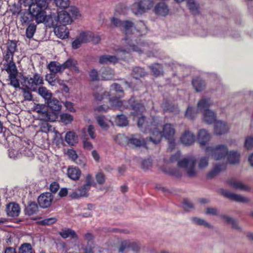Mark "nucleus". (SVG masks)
<instances>
[{
  "label": "nucleus",
  "instance_id": "f257e3e1",
  "mask_svg": "<svg viewBox=\"0 0 253 253\" xmlns=\"http://www.w3.org/2000/svg\"><path fill=\"white\" fill-rule=\"evenodd\" d=\"M147 125L149 127L150 132L149 140L154 144H159L162 137H164L169 140L174 139L175 134V128L173 125L169 123L165 124L162 127L158 119L154 120L153 122H150Z\"/></svg>",
  "mask_w": 253,
  "mask_h": 253
},
{
  "label": "nucleus",
  "instance_id": "f03ea898",
  "mask_svg": "<svg viewBox=\"0 0 253 253\" xmlns=\"http://www.w3.org/2000/svg\"><path fill=\"white\" fill-rule=\"evenodd\" d=\"M129 48L116 47L114 49L116 55H103L99 57V62L101 64H107L108 63H116L118 62L119 59L123 58L126 54L131 51L137 52L139 53L146 51L147 49V44L141 43L138 45H135L134 43L128 42Z\"/></svg>",
  "mask_w": 253,
  "mask_h": 253
},
{
  "label": "nucleus",
  "instance_id": "7ed1b4c3",
  "mask_svg": "<svg viewBox=\"0 0 253 253\" xmlns=\"http://www.w3.org/2000/svg\"><path fill=\"white\" fill-rule=\"evenodd\" d=\"M209 155L202 156L197 160L193 157L184 158L178 161L177 166L179 168H183L185 169L188 176L194 177L197 174L195 169V164H197V168L200 170L206 169L209 164Z\"/></svg>",
  "mask_w": 253,
  "mask_h": 253
},
{
  "label": "nucleus",
  "instance_id": "20e7f679",
  "mask_svg": "<svg viewBox=\"0 0 253 253\" xmlns=\"http://www.w3.org/2000/svg\"><path fill=\"white\" fill-rule=\"evenodd\" d=\"M212 105L211 98L206 97L202 98L197 104V111L202 112L204 121L208 124H211L216 121V114L208 109Z\"/></svg>",
  "mask_w": 253,
  "mask_h": 253
},
{
  "label": "nucleus",
  "instance_id": "39448f33",
  "mask_svg": "<svg viewBox=\"0 0 253 253\" xmlns=\"http://www.w3.org/2000/svg\"><path fill=\"white\" fill-rule=\"evenodd\" d=\"M154 4V0H134L130 9L135 15H141L152 9Z\"/></svg>",
  "mask_w": 253,
  "mask_h": 253
},
{
  "label": "nucleus",
  "instance_id": "423d86ee",
  "mask_svg": "<svg viewBox=\"0 0 253 253\" xmlns=\"http://www.w3.org/2000/svg\"><path fill=\"white\" fill-rule=\"evenodd\" d=\"M205 152L214 160H221L227 156L228 148L226 145L220 144L214 146H208L205 149Z\"/></svg>",
  "mask_w": 253,
  "mask_h": 253
},
{
  "label": "nucleus",
  "instance_id": "0eeeda50",
  "mask_svg": "<svg viewBox=\"0 0 253 253\" xmlns=\"http://www.w3.org/2000/svg\"><path fill=\"white\" fill-rule=\"evenodd\" d=\"M4 60H12L14 53L17 50V42L15 41L8 40L1 48Z\"/></svg>",
  "mask_w": 253,
  "mask_h": 253
},
{
  "label": "nucleus",
  "instance_id": "6e6552de",
  "mask_svg": "<svg viewBox=\"0 0 253 253\" xmlns=\"http://www.w3.org/2000/svg\"><path fill=\"white\" fill-rule=\"evenodd\" d=\"M24 81L27 87L33 90H35L37 86L43 84V78L38 73H35L32 77L25 78Z\"/></svg>",
  "mask_w": 253,
  "mask_h": 253
},
{
  "label": "nucleus",
  "instance_id": "1a4fd4ad",
  "mask_svg": "<svg viewBox=\"0 0 253 253\" xmlns=\"http://www.w3.org/2000/svg\"><path fill=\"white\" fill-rule=\"evenodd\" d=\"M30 12L38 24L44 22L46 23L52 21L51 16L47 15L44 10L30 9Z\"/></svg>",
  "mask_w": 253,
  "mask_h": 253
},
{
  "label": "nucleus",
  "instance_id": "9d476101",
  "mask_svg": "<svg viewBox=\"0 0 253 253\" xmlns=\"http://www.w3.org/2000/svg\"><path fill=\"white\" fill-rule=\"evenodd\" d=\"M220 194L224 197L229 199L230 200L241 203H248L250 200L241 195L233 193L228 190L221 189L220 190Z\"/></svg>",
  "mask_w": 253,
  "mask_h": 253
},
{
  "label": "nucleus",
  "instance_id": "9b49d317",
  "mask_svg": "<svg viewBox=\"0 0 253 253\" xmlns=\"http://www.w3.org/2000/svg\"><path fill=\"white\" fill-rule=\"evenodd\" d=\"M53 200V196L49 192H45L41 194L38 198V203L42 208L49 207Z\"/></svg>",
  "mask_w": 253,
  "mask_h": 253
},
{
  "label": "nucleus",
  "instance_id": "f8f14e48",
  "mask_svg": "<svg viewBox=\"0 0 253 253\" xmlns=\"http://www.w3.org/2000/svg\"><path fill=\"white\" fill-rule=\"evenodd\" d=\"M229 127L225 122L218 121L214 125L213 132L216 135H222L228 132Z\"/></svg>",
  "mask_w": 253,
  "mask_h": 253
},
{
  "label": "nucleus",
  "instance_id": "ddd939ff",
  "mask_svg": "<svg viewBox=\"0 0 253 253\" xmlns=\"http://www.w3.org/2000/svg\"><path fill=\"white\" fill-rule=\"evenodd\" d=\"M211 135L205 129L199 130L197 134V141L201 146H205L211 140Z\"/></svg>",
  "mask_w": 253,
  "mask_h": 253
},
{
  "label": "nucleus",
  "instance_id": "4468645a",
  "mask_svg": "<svg viewBox=\"0 0 253 253\" xmlns=\"http://www.w3.org/2000/svg\"><path fill=\"white\" fill-rule=\"evenodd\" d=\"M90 189V187L89 186L84 184L80 187L77 191L71 193L70 196L73 199H78L81 197H87L88 196V192Z\"/></svg>",
  "mask_w": 253,
  "mask_h": 253
},
{
  "label": "nucleus",
  "instance_id": "2eb2a0df",
  "mask_svg": "<svg viewBox=\"0 0 253 253\" xmlns=\"http://www.w3.org/2000/svg\"><path fill=\"white\" fill-rule=\"evenodd\" d=\"M6 212L8 216L17 217L20 212V208L18 204L10 203L6 205Z\"/></svg>",
  "mask_w": 253,
  "mask_h": 253
},
{
  "label": "nucleus",
  "instance_id": "dca6fc26",
  "mask_svg": "<svg viewBox=\"0 0 253 253\" xmlns=\"http://www.w3.org/2000/svg\"><path fill=\"white\" fill-rule=\"evenodd\" d=\"M81 174V170L78 167L70 166L67 169V174L68 177L74 181L78 180Z\"/></svg>",
  "mask_w": 253,
  "mask_h": 253
},
{
  "label": "nucleus",
  "instance_id": "f3484780",
  "mask_svg": "<svg viewBox=\"0 0 253 253\" xmlns=\"http://www.w3.org/2000/svg\"><path fill=\"white\" fill-rule=\"evenodd\" d=\"M227 183L229 186L237 190L244 191H250L251 190V188L248 186L245 185L241 181L235 179H231L228 181Z\"/></svg>",
  "mask_w": 253,
  "mask_h": 253
},
{
  "label": "nucleus",
  "instance_id": "a211bd4d",
  "mask_svg": "<svg viewBox=\"0 0 253 253\" xmlns=\"http://www.w3.org/2000/svg\"><path fill=\"white\" fill-rule=\"evenodd\" d=\"M158 119L157 118H153L152 119H149L148 120L146 121V119L144 117L142 116L138 120V126L144 133H149L150 134V132L149 130V128H150V126L149 127L147 125H149L148 123L150 122H153L154 120Z\"/></svg>",
  "mask_w": 253,
  "mask_h": 253
},
{
  "label": "nucleus",
  "instance_id": "6ab92c4d",
  "mask_svg": "<svg viewBox=\"0 0 253 253\" xmlns=\"http://www.w3.org/2000/svg\"><path fill=\"white\" fill-rule=\"evenodd\" d=\"M154 11L157 15L165 16L169 13V8L166 3L160 2L154 7Z\"/></svg>",
  "mask_w": 253,
  "mask_h": 253
},
{
  "label": "nucleus",
  "instance_id": "aec40b11",
  "mask_svg": "<svg viewBox=\"0 0 253 253\" xmlns=\"http://www.w3.org/2000/svg\"><path fill=\"white\" fill-rule=\"evenodd\" d=\"M180 141L185 145H191L195 141V135L189 130H185L181 137Z\"/></svg>",
  "mask_w": 253,
  "mask_h": 253
},
{
  "label": "nucleus",
  "instance_id": "412c9836",
  "mask_svg": "<svg viewBox=\"0 0 253 253\" xmlns=\"http://www.w3.org/2000/svg\"><path fill=\"white\" fill-rule=\"evenodd\" d=\"M148 140L150 141L149 138L145 140L144 138H140L138 134L131 135L130 138L128 139V142L136 147H140L141 145H145Z\"/></svg>",
  "mask_w": 253,
  "mask_h": 253
},
{
  "label": "nucleus",
  "instance_id": "4be33fe9",
  "mask_svg": "<svg viewBox=\"0 0 253 253\" xmlns=\"http://www.w3.org/2000/svg\"><path fill=\"white\" fill-rule=\"evenodd\" d=\"M57 21L62 25H67L72 22V19L68 12L62 10L58 12L57 17Z\"/></svg>",
  "mask_w": 253,
  "mask_h": 253
},
{
  "label": "nucleus",
  "instance_id": "5701e85b",
  "mask_svg": "<svg viewBox=\"0 0 253 253\" xmlns=\"http://www.w3.org/2000/svg\"><path fill=\"white\" fill-rule=\"evenodd\" d=\"M54 31L55 34L62 39L68 38L69 34V31L65 25L57 26L54 28Z\"/></svg>",
  "mask_w": 253,
  "mask_h": 253
},
{
  "label": "nucleus",
  "instance_id": "b1692460",
  "mask_svg": "<svg viewBox=\"0 0 253 253\" xmlns=\"http://www.w3.org/2000/svg\"><path fill=\"white\" fill-rule=\"evenodd\" d=\"M48 0H35L32 2L29 9L45 10L48 6Z\"/></svg>",
  "mask_w": 253,
  "mask_h": 253
},
{
  "label": "nucleus",
  "instance_id": "393cba45",
  "mask_svg": "<svg viewBox=\"0 0 253 253\" xmlns=\"http://www.w3.org/2000/svg\"><path fill=\"white\" fill-rule=\"evenodd\" d=\"M226 165L224 164L216 165L213 168L210 170L207 174V177L211 179L218 175L221 171L225 170Z\"/></svg>",
  "mask_w": 253,
  "mask_h": 253
},
{
  "label": "nucleus",
  "instance_id": "a878e982",
  "mask_svg": "<svg viewBox=\"0 0 253 253\" xmlns=\"http://www.w3.org/2000/svg\"><path fill=\"white\" fill-rule=\"evenodd\" d=\"M59 234L64 239L70 237L73 239H78V236L75 231L70 228H62L59 232Z\"/></svg>",
  "mask_w": 253,
  "mask_h": 253
},
{
  "label": "nucleus",
  "instance_id": "bb28decb",
  "mask_svg": "<svg viewBox=\"0 0 253 253\" xmlns=\"http://www.w3.org/2000/svg\"><path fill=\"white\" fill-rule=\"evenodd\" d=\"M39 118L45 122H54L56 119V116L55 113L48 112L47 110H45V111H43L39 115Z\"/></svg>",
  "mask_w": 253,
  "mask_h": 253
},
{
  "label": "nucleus",
  "instance_id": "cd10ccee",
  "mask_svg": "<svg viewBox=\"0 0 253 253\" xmlns=\"http://www.w3.org/2000/svg\"><path fill=\"white\" fill-rule=\"evenodd\" d=\"M192 84L197 92L203 91L206 87V84L204 81L200 78H196L192 81Z\"/></svg>",
  "mask_w": 253,
  "mask_h": 253
},
{
  "label": "nucleus",
  "instance_id": "c85d7f7f",
  "mask_svg": "<svg viewBox=\"0 0 253 253\" xmlns=\"http://www.w3.org/2000/svg\"><path fill=\"white\" fill-rule=\"evenodd\" d=\"M146 75V72L143 68L136 67L133 69L131 75L136 80L137 84H140L141 81L139 78L143 77Z\"/></svg>",
  "mask_w": 253,
  "mask_h": 253
},
{
  "label": "nucleus",
  "instance_id": "c756f323",
  "mask_svg": "<svg viewBox=\"0 0 253 253\" xmlns=\"http://www.w3.org/2000/svg\"><path fill=\"white\" fill-rule=\"evenodd\" d=\"M98 124L103 130H107L110 127L111 121L104 116H99L96 118Z\"/></svg>",
  "mask_w": 253,
  "mask_h": 253
},
{
  "label": "nucleus",
  "instance_id": "7c9ffc66",
  "mask_svg": "<svg viewBox=\"0 0 253 253\" xmlns=\"http://www.w3.org/2000/svg\"><path fill=\"white\" fill-rule=\"evenodd\" d=\"M228 162L231 164H236L239 163L240 153L237 151H231L227 155Z\"/></svg>",
  "mask_w": 253,
  "mask_h": 253
},
{
  "label": "nucleus",
  "instance_id": "2f4dec72",
  "mask_svg": "<svg viewBox=\"0 0 253 253\" xmlns=\"http://www.w3.org/2000/svg\"><path fill=\"white\" fill-rule=\"evenodd\" d=\"M48 68L50 71L53 74L62 73L64 71V67L62 64L55 62L52 61L48 65Z\"/></svg>",
  "mask_w": 253,
  "mask_h": 253
},
{
  "label": "nucleus",
  "instance_id": "473e14b6",
  "mask_svg": "<svg viewBox=\"0 0 253 253\" xmlns=\"http://www.w3.org/2000/svg\"><path fill=\"white\" fill-rule=\"evenodd\" d=\"M63 67H64V70L66 69H70V70H73L76 72H79V70L77 66V62L73 59H69L63 64H62Z\"/></svg>",
  "mask_w": 253,
  "mask_h": 253
},
{
  "label": "nucleus",
  "instance_id": "72a5a7b5",
  "mask_svg": "<svg viewBox=\"0 0 253 253\" xmlns=\"http://www.w3.org/2000/svg\"><path fill=\"white\" fill-rule=\"evenodd\" d=\"M48 107L54 111H59L61 109L60 105L58 99L52 98V97L46 101Z\"/></svg>",
  "mask_w": 253,
  "mask_h": 253
},
{
  "label": "nucleus",
  "instance_id": "f704fd0d",
  "mask_svg": "<svg viewBox=\"0 0 253 253\" xmlns=\"http://www.w3.org/2000/svg\"><path fill=\"white\" fill-rule=\"evenodd\" d=\"M187 3L189 9L193 14L199 13V4L197 0H187Z\"/></svg>",
  "mask_w": 253,
  "mask_h": 253
},
{
  "label": "nucleus",
  "instance_id": "c9c22d12",
  "mask_svg": "<svg viewBox=\"0 0 253 253\" xmlns=\"http://www.w3.org/2000/svg\"><path fill=\"white\" fill-rule=\"evenodd\" d=\"M115 72L111 68L107 67L103 69L101 73V77L104 80H112L114 76Z\"/></svg>",
  "mask_w": 253,
  "mask_h": 253
},
{
  "label": "nucleus",
  "instance_id": "e433bc0d",
  "mask_svg": "<svg viewBox=\"0 0 253 253\" xmlns=\"http://www.w3.org/2000/svg\"><path fill=\"white\" fill-rule=\"evenodd\" d=\"M135 29L134 24L130 21H124L121 30L124 31L126 34H130Z\"/></svg>",
  "mask_w": 253,
  "mask_h": 253
},
{
  "label": "nucleus",
  "instance_id": "4c0bfd02",
  "mask_svg": "<svg viewBox=\"0 0 253 253\" xmlns=\"http://www.w3.org/2000/svg\"><path fill=\"white\" fill-rule=\"evenodd\" d=\"M38 93L46 101L48 99L49 100L52 96V93L44 86H41L39 88Z\"/></svg>",
  "mask_w": 253,
  "mask_h": 253
},
{
  "label": "nucleus",
  "instance_id": "58836bf2",
  "mask_svg": "<svg viewBox=\"0 0 253 253\" xmlns=\"http://www.w3.org/2000/svg\"><path fill=\"white\" fill-rule=\"evenodd\" d=\"M5 61L7 63L6 71L9 74V75H10L11 74H16L17 70L16 65L13 61V58L12 59V60Z\"/></svg>",
  "mask_w": 253,
  "mask_h": 253
},
{
  "label": "nucleus",
  "instance_id": "ea45409f",
  "mask_svg": "<svg viewBox=\"0 0 253 253\" xmlns=\"http://www.w3.org/2000/svg\"><path fill=\"white\" fill-rule=\"evenodd\" d=\"M191 221L192 222L196 225H203L205 226V227H207L208 228H212V226L211 225L210 223H208L206 221H205L204 219L197 217H194L191 218Z\"/></svg>",
  "mask_w": 253,
  "mask_h": 253
},
{
  "label": "nucleus",
  "instance_id": "a19ab883",
  "mask_svg": "<svg viewBox=\"0 0 253 253\" xmlns=\"http://www.w3.org/2000/svg\"><path fill=\"white\" fill-rule=\"evenodd\" d=\"M65 141L70 145H73L77 143V138L75 133L72 131L68 132L65 136Z\"/></svg>",
  "mask_w": 253,
  "mask_h": 253
},
{
  "label": "nucleus",
  "instance_id": "79ce46f5",
  "mask_svg": "<svg viewBox=\"0 0 253 253\" xmlns=\"http://www.w3.org/2000/svg\"><path fill=\"white\" fill-rule=\"evenodd\" d=\"M115 122L117 125L120 126H126L128 123L127 118L124 115H117Z\"/></svg>",
  "mask_w": 253,
  "mask_h": 253
},
{
  "label": "nucleus",
  "instance_id": "37998d69",
  "mask_svg": "<svg viewBox=\"0 0 253 253\" xmlns=\"http://www.w3.org/2000/svg\"><path fill=\"white\" fill-rule=\"evenodd\" d=\"M130 240H126L121 242L118 247V251L120 253H123L130 249Z\"/></svg>",
  "mask_w": 253,
  "mask_h": 253
},
{
  "label": "nucleus",
  "instance_id": "c03bdc74",
  "mask_svg": "<svg viewBox=\"0 0 253 253\" xmlns=\"http://www.w3.org/2000/svg\"><path fill=\"white\" fill-rule=\"evenodd\" d=\"M38 209L37 204L35 202H31L26 208V213L30 215L35 213Z\"/></svg>",
  "mask_w": 253,
  "mask_h": 253
},
{
  "label": "nucleus",
  "instance_id": "a18cd8bd",
  "mask_svg": "<svg viewBox=\"0 0 253 253\" xmlns=\"http://www.w3.org/2000/svg\"><path fill=\"white\" fill-rule=\"evenodd\" d=\"M61 121L65 125H68L72 123L73 121V117L68 113H63L60 116Z\"/></svg>",
  "mask_w": 253,
  "mask_h": 253
},
{
  "label": "nucleus",
  "instance_id": "49530a36",
  "mask_svg": "<svg viewBox=\"0 0 253 253\" xmlns=\"http://www.w3.org/2000/svg\"><path fill=\"white\" fill-rule=\"evenodd\" d=\"M133 112H131L133 116H136L141 113L144 110V107L140 103H137L131 106Z\"/></svg>",
  "mask_w": 253,
  "mask_h": 253
},
{
  "label": "nucleus",
  "instance_id": "de8ad7c7",
  "mask_svg": "<svg viewBox=\"0 0 253 253\" xmlns=\"http://www.w3.org/2000/svg\"><path fill=\"white\" fill-rule=\"evenodd\" d=\"M83 43L91 41L92 33L91 32H83L81 33L78 37Z\"/></svg>",
  "mask_w": 253,
  "mask_h": 253
},
{
  "label": "nucleus",
  "instance_id": "09e8293b",
  "mask_svg": "<svg viewBox=\"0 0 253 253\" xmlns=\"http://www.w3.org/2000/svg\"><path fill=\"white\" fill-rule=\"evenodd\" d=\"M36 30V25L34 24H30L27 27L26 31V37L29 38H32Z\"/></svg>",
  "mask_w": 253,
  "mask_h": 253
},
{
  "label": "nucleus",
  "instance_id": "8fccbe9b",
  "mask_svg": "<svg viewBox=\"0 0 253 253\" xmlns=\"http://www.w3.org/2000/svg\"><path fill=\"white\" fill-rule=\"evenodd\" d=\"M19 253H32V248L31 244L29 243L22 244L19 248Z\"/></svg>",
  "mask_w": 253,
  "mask_h": 253
},
{
  "label": "nucleus",
  "instance_id": "3c124183",
  "mask_svg": "<svg viewBox=\"0 0 253 253\" xmlns=\"http://www.w3.org/2000/svg\"><path fill=\"white\" fill-rule=\"evenodd\" d=\"M149 67L153 72V74L156 76L160 75L163 71L161 65L159 64H154L150 66Z\"/></svg>",
  "mask_w": 253,
  "mask_h": 253
},
{
  "label": "nucleus",
  "instance_id": "603ef678",
  "mask_svg": "<svg viewBox=\"0 0 253 253\" xmlns=\"http://www.w3.org/2000/svg\"><path fill=\"white\" fill-rule=\"evenodd\" d=\"M9 79L10 80V84L13 87L17 88L19 87V83L16 78V74H11L8 76Z\"/></svg>",
  "mask_w": 253,
  "mask_h": 253
},
{
  "label": "nucleus",
  "instance_id": "864d4df0",
  "mask_svg": "<svg viewBox=\"0 0 253 253\" xmlns=\"http://www.w3.org/2000/svg\"><path fill=\"white\" fill-rule=\"evenodd\" d=\"M197 112L191 107H188L186 113L185 117L189 119H193L196 115Z\"/></svg>",
  "mask_w": 253,
  "mask_h": 253
},
{
  "label": "nucleus",
  "instance_id": "5fc2aeb1",
  "mask_svg": "<svg viewBox=\"0 0 253 253\" xmlns=\"http://www.w3.org/2000/svg\"><path fill=\"white\" fill-rule=\"evenodd\" d=\"M244 146L248 150L253 148V136H249L246 138Z\"/></svg>",
  "mask_w": 253,
  "mask_h": 253
},
{
  "label": "nucleus",
  "instance_id": "6e6d98bb",
  "mask_svg": "<svg viewBox=\"0 0 253 253\" xmlns=\"http://www.w3.org/2000/svg\"><path fill=\"white\" fill-rule=\"evenodd\" d=\"M114 140L120 145H124L127 140L126 136L122 134H118L114 137Z\"/></svg>",
  "mask_w": 253,
  "mask_h": 253
},
{
  "label": "nucleus",
  "instance_id": "4d7b16f0",
  "mask_svg": "<svg viewBox=\"0 0 253 253\" xmlns=\"http://www.w3.org/2000/svg\"><path fill=\"white\" fill-rule=\"evenodd\" d=\"M110 105L113 107H118L120 108L122 106L123 102L118 98H111L109 99Z\"/></svg>",
  "mask_w": 253,
  "mask_h": 253
},
{
  "label": "nucleus",
  "instance_id": "13d9d810",
  "mask_svg": "<svg viewBox=\"0 0 253 253\" xmlns=\"http://www.w3.org/2000/svg\"><path fill=\"white\" fill-rule=\"evenodd\" d=\"M55 1L56 6L62 8H67L69 5V0H55Z\"/></svg>",
  "mask_w": 253,
  "mask_h": 253
},
{
  "label": "nucleus",
  "instance_id": "bf43d9fd",
  "mask_svg": "<svg viewBox=\"0 0 253 253\" xmlns=\"http://www.w3.org/2000/svg\"><path fill=\"white\" fill-rule=\"evenodd\" d=\"M23 145V147L20 149V154H22L24 156L31 157L33 155V152L31 151V149L29 147H27L25 146V145Z\"/></svg>",
  "mask_w": 253,
  "mask_h": 253
},
{
  "label": "nucleus",
  "instance_id": "052dcab7",
  "mask_svg": "<svg viewBox=\"0 0 253 253\" xmlns=\"http://www.w3.org/2000/svg\"><path fill=\"white\" fill-rule=\"evenodd\" d=\"M57 219L55 217H50L43 219L40 222L42 225H50L55 223Z\"/></svg>",
  "mask_w": 253,
  "mask_h": 253
},
{
  "label": "nucleus",
  "instance_id": "680f3d73",
  "mask_svg": "<svg viewBox=\"0 0 253 253\" xmlns=\"http://www.w3.org/2000/svg\"><path fill=\"white\" fill-rule=\"evenodd\" d=\"M95 178L96 181L98 184L102 185L105 183V177L104 174L102 172H98L95 175Z\"/></svg>",
  "mask_w": 253,
  "mask_h": 253
},
{
  "label": "nucleus",
  "instance_id": "e2e57ef3",
  "mask_svg": "<svg viewBox=\"0 0 253 253\" xmlns=\"http://www.w3.org/2000/svg\"><path fill=\"white\" fill-rule=\"evenodd\" d=\"M130 249L134 252H138L140 250V245L137 242L130 240Z\"/></svg>",
  "mask_w": 253,
  "mask_h": 253
},
{
  "label": "nucleus",
  "instance_id": "0e129e2a",
  "mask_svg": "<svg viewBox=\"0 0 253 253\" xmlns=\"http://www.w3.org/2000/svg\"><path fill=\"white\" fill-rule=\"evenodd\" d=\"M69 12L71 13L72 16L78 18L81 16L79 9L75 6H71L69 8Z\"/></svg>",
  "mask_w": 253,
  "mask_h": 253
},
{
  "label": "nucleus",
  "instance_id": "69168bd1",
  "mask_svg": "<svg viewBox=\"0 0 253 253\" xmlns=\"http://www.w3.org/2000/svg\"><path fill=\"white\" fill-rule=\"evenodd\" d=\"M8 152V155L10 158L15 159L17 158H19L20 157L21 154L20 153L18 152V151L15 149H9Z\"/></svg>",
  "mask_w": 253,
  "mask_h": 253
},
{
  "label": "nucleus",
  "instance_id": "338daca9",
  "mask_svg": "<svg viewBox=\"0 0 253 253\" xmlns=\"http://www.w3.org/2000/svg\"><path fill=\"white\" fill-rule=\"evenodd\" d=\"M67 155L70 159L74 161L78 158V155L76 152L73 149H68L67 151Z\"/></svg>",
  "mask_w": 253,
  "mask_h": 253
},
{
  "label": "nucleus",
  "instance_id": "774afa93",
  "mask_svg": "<svg viewBox=\"0 0 253 253\" xmlns=\"http://www.w3.org/2000/svg\"><path fill=\"white\" fill-rule=\"evenodd\" d=\"M87 132L88 135H89L91 139H94L96 137L95 128L93 125H89L88 126Z\"/></svg>",
  "mask_w": 253,
  "mask_h": 253
}]
</instances>
